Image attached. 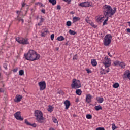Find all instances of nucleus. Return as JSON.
<instances>
[{"instance_id": "1", "label": "nucleus", "mask_w": 130, "mask_h": 130, "mask_svg": "<svg viewBox=\"0 0 130 130\" xmlns=\"http://www.w3.org/2000/svg\"><path fill=\"white\" fill-rule=\"evenodd\" d=\"M24 56L27 60H31L32 61L38 60V59L40 58V55L37 54V53L33 50H29L27 54H24Z\"/></svg>"}, {"instance_id": "2", "label": "nucleus", "mask_w": 130, "mask_h": 130, "mask_svg": "<svg viewBox=\"0 0 130 130\" xmlns=\"http://www.w3.org/2000/svg\"><path fill=\"white\" fill-rule=\"evenodd\" d=\"M103 14L105 17H111V16H113L116 12V8H114V9L113 10L111 6L107 5L103 6Z\"/></svg>"}, {"instance_id": "3", "label": "nucleus", "mask_w": 130, "mask_h": 130, "mask_svg": "<svg viewBox=\"0 0 130 130\" xmlns=\"http://www.w3.org/2000/svg\"><path fill=\"white\" fill-rule=\"evenodd\" d=\"M35 116L36 117V120L39 123H42L44 122V117H43V114H42V112H41V111H35Z\"/></svg>"}, {"instance_id": "4", "label": "nucleus", "mask_w": 130, "mask_h": 130, "mask_svg": "<svg viewBox=\"0 0 130 130\" xmlns=\"http://www.w3.org/2000/svg\"><path fill=\"white\" fill-rule=\"evenodd\" d=\"M71 86L72 89H79L82 87V83L79 80L73 79Z\"/></svg>"}, {"instance_id": "5", "label": "nucleus", "mask_w": 130, "mask_h": 130, "mask_svg": "<svg viewBox=\"0 0 130 130\" xmlns=\"http://www.w3.org/2000/svg\"><path fill=\"white\" fill-rule=\"evenodd\" d=\"M111 39H112V36L111 35H106L104 38V45L105 46H108L109 44L111 43Z\"/></svg>"}, {"instance_id": "6", "label": "nucleus", "mask_w": 130, "mask_h": 130, "mask_svg": "<svg viewBox=\"0 0 130 130\" xmlns=\"http://www.w3.org/2000/svg\"><path fill=\"white\" fill-rule=\"evenodd\" d=\"M16 41L18 42V43H20V44H23V45H25L26 44H29V41L28 40V39H24L23 38H16Z\"/></svg>"}, {"instance_id": "7", "label": "nucleus", "mask_w": 130, "mask_h": 130, "mask_svg": "<svg viewBox=\"0 0 130 130\" xmlns=\"http://www.w3.org/2000/svg\"><path fill=\"white\" fill-rule=\"evenodd\" d=\"M105 60L103 61V63L104 64L106 68H109L111 66V60L110 58H108V56H106L105 58Z\"/></svg>"}, {"instance_id": "8", "label": "nucleus", "mask_w": 130, "mask_h": 130, "mask_svg": "<svg viewBox=\"0 0 130 130\" xmlns=\"http://www.w3.org/2000/svg\"><path fill=\"white\" fill-rule=\"evenodd\" d=\"M40 91H43L46 88V83L45 81H42L38 83Z\"/></svg>"}, {"instance_id": "9", "label": "nucleus", "mask_w": 130, "mask_h": 130, "mask_svg": "<svg viewBox=\"0 0 130 130\" xmlns=\"http://www.w3.org/2000/svg\"><path fill=\"white\" fill-rule=\"evenodd\" d=\"M14 117L17 120H23L24 118L21 116V113L20 111L17 112L15 114H14Z\"/></svg>"}, {"instance_id": "10", "label": "nucleus", "mask_w": 130, "mask_h": 130, "mask_svg": "<svg viewBox=\"0 0 130 130\" xmlns=\"http://www.w3.org/2000/svg\"><path fill=\"white\" fill-rule=\"evenodd\" d=\"M79 6H80V7H82V8H88L91 6V4L90 2H87L80 3Z\"/></svg>"}, {"instance_id": "11", "label": "nucleus", "mask_w": 130, "mask_h": 130, "mask_svg": "<svg viewBox=\"0 0 130 130\" xmlns=\"http://www.w3.org/2000/svg\"><path fill=\"white\" fill-rule=\"evenodd\" d=\"M86 101L87 103H91L92 102V95L90 94L86 95Z\"/></svg>"}, {"instance_id": "12", "label": "nucleus", "mask_w": 130, "mask_h": 130, "mask_svg": "<svg viewBox=\"0 0 130 130\" xmlns=\"http://www.w3.org/2000/svg\"><path fill=\"white\" fill-rule=\"evenodd\" d=\"M64 104H65V109H69V107L71 106V102L69 100H66L64 102Z\"/></svg>"}, {"instance_id": "13", "label": "nucleus", "mask_w": 130, "mask_h": 130, "mask_svg": "<svg viewBox=\"0 0 130 130\" xmlns=\"http://www.w3.org/2000/svg\"><path fill=\"white\" fill-rule=\"evenodd\" d=\"M23 98V96L21 95H19L18 96H16L15 99L16 100H14L15 102H20V101H21V100H22V99Z\"/></svg>"}, {"instance_id": "14", "label": "nucleus", "mask_w": 130, "mask_h": 130, "mask_svg": "<svg viewBox=\"0 0 130 130\" xmlns=\"http://www.w3.org/2000/svg\"><path fill=\"white\" fill-rule=\"evenodd\" d=\"M124 76L125 78H128L130 80V71L129 70L126 71L124 74Z\"/></svg>"}, {"instance_id": "15", "label": "nucleus", "mask_w": 130, "mask_h": 130, "mask_svg": "<svg viewBox=\"0 0 130 130\" xmlns=\"http://www.w3.org/2000/svg\"><path fill=\"white\" fill-rule=\"evenodd\" d=\"M96 100H97L98 103H102L104 101L103 98L96 97Z\"/></svg>"}, {"instance_id": "16", "label": "nucleus", "mask_w": 130, "mask_h": 130, "mask_svg": "<svg viewBox=\"0 0 130 130\" xmlns=\"http://www.w3.org/2000/svg\"><path fill=\"white\" fill-rule=\"evenodd\" d=\"M91 63L93 67H96V66H97V61H96L95 59H91Z\"/></svg>"}, {"instance_id": "17", "label": "nucleus", "mask_w": 130, "mask_h": 130, "mask_svg": "<svg viewBox=\"0 0 130 130\" xmlns=\"http://www.w3.org/2000/svg\"><path fill=\"white\" fill-rule=\"evenodd\" d=\"M76 94L78 95V96H81L82 95V90L81 89H76Z\"/></svg>"}, {"instance_id": "18", "label": "nucleus", "mask_w": 130, "mask_h": 130, "mask_svg": "<svg viewBox=\"0 0 130 130\" xmlns=\"http://www.w3.org/2000/svg\"><path fill=\"white\" fill-rule=\"evenodd\" d=\"M94 108L95 110H96V111H98L99 110H102V107H101V106L100 105L95 106Z\"/></svg>"}, {"instance_id": "19", "label": "nucleus", "mask_w": 130, "mask_h": 130, "mask_svg": "<svg viewBox=\"0 0 130 130\" xmlns=\"http://www.w3.org/2000/svg\"><path fill=\"white\" fill-rule=\"evenodd\" d=\"M105 18V17L103 16L102 17H99L97 18L96 21L98 22H103V21H104V19L103 18Z\"/></svg>"}, {"instance_id": "20", "label": "nucleus", "mask_w": 130, "mask_h": 130, "mask_svg": "<svg viewBox=\"0 0 130 130\" xmlns=\"http://www.w3.org/2000/svg\"><path fill=\"white\" fill-rule=\"evenodd\" d=\"M68 33H69L70 35H75V34H77V32H75V31L72 30V29L69 30Z\"/></svg>"}, {"instance_id": "21", "label": "nucleus", "mask_w": 130, "mask_h": 130, "mask_svg": "<svg viewBox=\"0 0 130 130\" xmlns=\"http://www.w3.org/2000/svg\"><path fill=\"white\" fill-rule=\"evenodd\" d=\"M64 40V38L62 36L58 37L57 38V40H58V41H63V40Z\"/></svg>"}, {"instance_id": "22", "label": "nucleus", "mask_w": 130, "mask_h": 130, "mask_svg": "<svg viewBox=\"0 0 130 130\" xmlns=\"http://www.w3.org/2000/svg\"><path fill=\"white\" fill-rule=\"evenodd\" d=\"M49 2L52 4L53 6L56 5V0H49Z\"/></svg>"}, {"instance_id": "23", "label": "nucleus", "mask_w": 130, "mask_h": 130, "mask_svg": "<svg viewBox=\"0 0 130 130\" xmlns=\"http://www.w3.org/2000/svg\"><path fill=\"white\" fill-rule=\"evenodd\" d=\"M106 17V19L105 20V21L103 22V26H104L105 25H107V21H108V18H109V16H105Z\"/></svg>"}, {"instance_id": "24", "label": "nucleus", "mask_w": 130, "mask_h": 130, "mask_svg": "<svg viewBox=\"0 0 130 130\" xmlns=\"http://www.w3.org/2000/svg\"><path fill=\"white\" fill-rule=\"evenodd\" d=\"M48 111H49V112H52V111H53V107H52V106H49V107L47 109Z\"/></svg>"}, {"instance_id": "25", "label": "nucleus", "mask_w": 130, "mask_h": 130, "mask_svg": "<svg viewBox=\"0 0 130 130\" xmlns=\"http://www.w3.org/2000/svg\"><path fill=\"white\" fill-rule=\"evenodd\" d=\"M119 65L120 67H121L122 69H124V68H125V63L123 62H120Z\"/></svg>"}, {"instance_id": "26", "label": "nucleus", "mask_w": 130, "mask_h": 130, "mask_svg": "<svg viewBox=\"0 0 130 130\" xmlns=\"http://www.w3.org/2000/svg\"><path fill=\"white\" fill-rule=\"evenodd\" d=\"M80 19L79 17H74L73 18V22H78V21H80Z\"/></svg>"}, {"instance_id": "27", "label": "nucleus", "mask_w": 130, "mask_h": 130, "mask_svg": "<svg viewBox=\"0 0 130 130\" xmlns=\"http://www.w3.org/2000/svg\"><path fill=\"white\" fill-rule=\"evenodd\" d=\"M113 88H117L119 87V84L118 83H115L113 85Z\"/></svg>"}, {"instance_id": "28", "label": "nucleus", "mask_w": 130, "mask_h": 130, "mask_svg": "<svg viewBox=\"0 0 130 130\" xmlns=\"http://www.w3.org/2000/svg\"><path fill=\"white\" fill-rule=\"evenodd\" d=\"M66 25L67 26H68V27H71V26H72V22L70 21H67L66 23Z\"/></svg>"}, {"instance_id": "29", "label": "nucleus", "mask_w": 130, "mask_h": 130, "mask_svg": "<svg viewBox=\"0 0 130 130\" xmlns=\"http://www.w3.org/2000/svg\"><path fill=\"white\" fill-rule=\"evenodd\" d=\"M52 120L54 123H58V121H57V119L55 117H53Z\"/></svg>"}, {"instance_id": "30", "label": "nucleus", "mask_w": 130, "mask_h": 130, "mask_svg": "<svg viewBox=\"0 0 130 130\" xmlns=\"http://www.w3.org/2000/svg\"><path fill=\"white\" fill-rule=\"evenodd\" d=\"M86 118H87V119H92V115L91 114L86 115Z\"/></svg>"}, {"instance_id": "31", "label": "nucleus", "mask_w": 130, "mask_h": 130, "mask_svg": "<svg viewBox=\"0 0 130 130\" xmlns=\"http://www.w3.org/2000/svg\"><path fill=\"white\" fill-rule=\"evenodd\" d=\"M24 75V70H21L19 71V75L20 76H23Z\"/></svg>"}, {"instance_id": "32", "label": "nucleus", "mask_w": 130, "mask_h": 130, "mask_svg": "<svg viewBox=\"0 0 130 130\" xmlns=\"http://www.w3.org/2000/svg\"><path fill=\"white\" fill-rule=\"evenodd\" d=\"M24 123H25V124L27 125H31V123H30V122H28V120H27V119H25L24 121Z\"/></svg>"}, {"instance_id": "33", "label": "nucleus", "mask_w": 130, "mask_h": 130, "mask_svg": "<svg viewBox=\"0 0 130 130\" xmlns=\"http://www.w3.org/2000/svg\"><path fill=\"white\" fill-rule=\"evenodd\" d=\"M100 73L101 75H105V74H106V73H105V71L104 70V69L102 70Z\"/></svg>"}, {"instance_id": "34", "label": "nucleus", "mask_w": 130, "mask_h": 130, "mask_svg": "<svg viewBox=\"0 0 130 130\" xmlns=\"http://www.w3.org/2000/svg\"><path fill=\"white\" fill-rule=\"evenodd\" d=\"M114 66H118L119 64V61H115L114 62Z\"/></svg>"}, {"instance_id": "35", "label": "nucleus", "mask_w": 130, "mask_h": 130, "mask_svg": "<svg viewBox=\"0 0 130 130\" xmlns=\"http://www.w3.org/2000/svg\"><path fill=\"white\" fill-rule=\"evenodd\" d=\"M116 128H117V127H116V126H115V124H114V123L112 124V129L115 130V129H116Z\"/></svg>"}, {"instance_id": "36", "label": "nucleus", "mask_w": 130, "mask_h": 130, "mask_svg": "<svg viewBox=\"0 0 130 130\" xmlns=\"http://www.w3.org/2000/svg\"><path fill=\"white\" fill-rule=\"evenodd\" d=\"M18 21H19V22H21L22 24H23V23H24V19H22V18H18Z\"/></svg>"}, {"instance_id": "37", "label": "nucleus", "mask_w": 130, "mask_h": 130, "mask_svg": "<svg viewBox=\"0 0 130 130\" xmlns=\"http://www.w3.org/2000/svg\"><path fill=\"white\" fill-rule=\"evenodd\" d=\"M63 1L66 3H68V4H71V2L72 1V0H63Z\"/></svg>"}, {"instance_id": "38", "label": "nucleus", "mask_w": 130, "mask_h": 130, "mask_svg": "<svg viewBox=\"0 0 130 130\" xmlns=\"http://www.w3.org/2000/svg\"><path fill=\"white\" fill-rule=\"evenodd\" d=\"M95 130H105L104 127H98Z\"/></svg>"}, {"instance_id": "39", "label": "nucleus", "mask_w": 130, "mask_h": 130, "mask_svg": "<svg viewBox=\"0 0 130 130\" xmlns=\"http://www.w3.org/2000/svg\"><path fill=\"white\" fill-rule=\"evenodd\" d=\"M40 20V23H43L44 22V19L42 17H41Z\"/></svg>"}, {"instance_id": "40", "label": "nucleus", "mask_w": 130, "mask_h": 130, "mask_svg": "<svg viewBox=\"0 0 130 130\" xmlns=\"http://www.w3.org/2000/svg\"><path fill=\"white\" fill-rule=\"evenodd\" d=\"M51 40H53V39H54V34H53L51 35Z\"/></svg>"}, {"instance_id": "41", "label": "nucleus", "mask_w": 130, "mask_h": 130, "mask_svg": "<svg viewBox=\"0 0 130 130\" xmlns=\"http://www.w3.org/2000/svg\"><path fill=\"white\" fill-rule=\"evenodd\" d=\"M7 66H8V64L6 63L3 64V67H4V69H5V70H7Z\"/></svg>"}, {"instance_id": "42", "label": "nucleus", "mask_w": 130, "mask_h": 130, "mask_svg": "<svg viewBox=\"0 0 130 130\" xmlns=\"http://www.w3.org/2000/svg\"><path fill=\"white\" fill-rule=\"evenodd\" d=\"M30 126H32L33 127H36L37 125L35 123L31 124V125H30Z\"/></svg>"}, {"instance_id": "43", "label": "nucleus", "mask_w": 130, "mask_h": 130, "mask_svg": "<svg viewBox=\"0 0 130 130\" xmlns=\"http://www.w3.org/2000/svg\"><path fill=\"white\" fill-rule=\"evenodd\" d=\"M91 26H92V27H93V28H96L97 27V26L94 25L93 23H91Z\"/></svg>"}, {"instance_id": "44", "label": "nucleus", "mask_w": 130, "mask_h": 130, "mask_svg": "<svg viewBox=\"0 0 130 130\" xmlns=\"http://www.w3.org/2000/svg\"><path fill=\"white\" fill-rule=\"evenodd\" d=\"M73 60H75V59H78V57H77V54H76L74 57H73Z\"/></svg>"}, {"instance_id": "45", "label": "nucleus", "mask_w": 130, "mask_h": 130, "mask_svg": "<svg viewBox=\"0 0 130 130\" xmlns=\"http://www.w3.org/2000/svg\"><path fill=\"white\" fill-rule=\"evenodd\" d=\"M86 71L87 72L88 74H90V73L92 72V71H91V70H90L89 69H86Z\"/></svg>"}, {"instance_id": "46", "label": "nucleus", "mask_w": 130, "mask_h": 130, "mask_svg": "<svg viewBox=\"0 0 130 130\" xmlns=\"http://www.w3.org/2000/svg\"><path fill=\"white\" fill-rule=\"evenodd\" d=\"M41 36H42V37H45V35H46V34H45V32H42L41 34Z\"/></svg>"}, {"instance_id": "47", "label": "nucleus", "mask_w": 130, "mask_h": 130, "mask_svg": "<svg viewBox=\"0 0 130 130\" xmlns=\"http://www.w3.org/2000/svg\"><path fill=\"white\" fill-rule=\"evenodd\" d=\"M60 9H61V7L60 5L57 6V10H60Z\"/></svg>"}, {"instance_id": "48", "label": "nucleus", "mask_w": 130, "mask_h": 130, "mask_svg": "<svg viewBox=\"0 0 130 130\" xmlns=\"http://www.w3.org/2000/svg\"><path fill=\"white\" fill-rule=\"evenodd\" d=\"M18 71V68H15L13 70L14 73H16Z\"/></svg>"}, {"instance_id": "49", "label": "nucleus", "mask_w": 130, "mask_h": 130, "mask_svg": "<svg viewBox=\"0 0 130 130\" xmlns=\"http://www.w3.org/2000/svg\"><path fill=\"white\" fill-rule=\"evenodd\" d=\"M0 93H4V89L3 88H0Z\"/></svg>"}, {"instance_id": "50", "label": "nucleus", "mask_w": 130, "mask_h": 130, "mask_svg": "<svg viewBox=\"0 0 130 130\" xmlns=\"http://www.w3.org/2000/svg\"><path fill=\"white\" fill-rule=\"evenodd\" d=\"M41 12H42V13H43V14H45V10L42 9V10H41Z\"/></svg>"}, {"instance_id": "51", "label": "nucleus", "mask_w": 130, "mask_h": 130, "mask_svg": "<svg viewBox=\"0 0 130 130\" xmlns=\"http://www.w3.org/2000/svg\"><path fill=\"white\" fill-rule=\"evenodd\" d=\"M21 12H22L21 11H17V14H18V15H19V14H21Z\"/></svg>"}, {"instance_id": "52", "label": "nucleus", "mask_w": 130, "mask_h": 130, "mask_svg": "<svg viewBox=\"0 0 130 130\" xmlns=\"http://www.w3.org/2000/svg\"><path fill=\"white\" fill-rule=\"evenodd\" d=\"M58 94H63V92H62V91H60L59 92H58Z\"/></svg>"}, {"instance_id": "53", "label": "nucleus", "mask_w": 130, "mask_h": 130, "mask_svg": "<svg viewBox=\"0 0 130 130\" xmlns=\"http://www.w3.org/2000/svg\"><path fill=\"white\" fill-rule=\"evenodd\" d=\"M41 25H42V22H40L38 23V26H41Z\"/></svg>"}, {"instance_id": "54", "label": "nucleus", "mask_w": 130, "mask_h": 130, "mask_svg": "<svg viewBox=\"0 0 130 130\" xmlns=\"http://www.w3.org/2000/svg\"><path fill=\"white\" fill-rule=\"evenodd\" d=\"M127 32H128V33H130V28L127 29Z\"/></svg>"}, {"instance_id": "55", "label": "nucleus", "mask_w": 130, "mask_h": 130, "mask_svg": "<svg viewBox=\"0 0 130 130\" xmlns=\"http://www.w3.org/2000/svg\"><path fill=\"white\" fill-rule=\"evenodd\" d=\"M108 54L109 56H110V57H112V55H111L109 52L108 53Z\"/></svg>"}, {"instance_id": "56", "label": "nucleus", "mask_w": 130, "mask_h": 130, "mask_svg": "<svg viewBox=\"0 0 130 130\" xmlns=\"http://www.w3.org/2000/svg\"><path fill=\"white\" fill-rule=\"evenodd\" d=\"M75 102H79V99H76V100H75Z\"/></svg>"}, {"instance_id": "57", "label": "nucleus", "mask_w": 130, "mask_h": 130, "mask_svg": "<svg viewBox=\"0 0 130 130\" xmlns=\"http://www.w3.org/2000/svg\"><path fill=\"white\" fill-rule=\"evenodd\" d=\"M109 68L108 69V70H106V73H109Z\"/></svg>"}, {"instance_id": "58", "label": "nucleus", "mask_w": 130, "mask_h": 130, "mask_svg": "<svg viewBox=\"0 0 130 130\" xmlns=\"http://www.w3.org/2000/svg\"><path fill=\"white\" fill-rule=\"evenodd\" d=\"M25 3H23V4H22V7H25Z\"/></svg>"}, {"instance_id": "59", "label": "nucleus", "mask_w": 130, "mask_h": 130, "mask_svg": "<svg viewBox=\"0 0 130 130\" xmlns=\"http://www.w3.org/2000/svg\"><path fill=\"white\" fill-rule=\"evenodd\" d=\"M58 49H59L58 47L56 48V50H58Z\"/></svg>"}, {"instance_id": "60", "label": "nucleus", "mask_w": 130, "mask_h": 130, "mask_svg": "<svg viewBox=\"0 0 130 130\" xmlns=\"http://www.w3.org/2000/svg\"><path fill=\"white\" fill-rule=\"evenodd\" d=\"M70 13H71V14H72V15L74 14V12H71Z\"/></svg>"}, {"instance_id": "61", "label": "nucleus", "mask_w": 130, "mask_h": 130, "mask_svg": "<svg viewBox=\"0 0 130 130\" xmlns=\"http://www.w3.org/2000/svg\"><path fill=\"white\" fill-rule=\"evenodd\" d=\"M45 32V33H47V32H48V31L47 30H46Z\"/></svg>"}, {"instance_id": "62", "label": "nucleus", "mask_w": 130, "mask_h": 130, "mask_svg": "<svg viewBox=\"0 0 130 130\" xmlns=\"http://www.w3.org/2000/svg\"><path fill=\"white\" fill-rule=\"evenodd\" d=\"M41 7H43V4H41Z\"/></svg>"}, {"instance_id": "63", "label": "nucleus", "mask_w": 130, "mask_h": 130, "mask_svg": "<svg viewBox=\"0 0 130 130\" xmlns=\"http://www.w3.org/2000/svg\"><path fill=\"white\" fill-rule=\"evenodd\" d=\"M128 23H129V26L130 27V22H129Z\"/></svg>"}, {"instance_id": "64", "label": "nucleus", "mask_w": 130, "mask_h": 130, "mask_svg": "<svg viewBox=\"0 0 130 130\" xmlns=\"http://www.w3.org/2000/svg\"><path fill=\"white\" fill-rule=\"evenodd\" d=\"M73 116H77L76 115H74Z\"/></svg>"}]
</instances>
